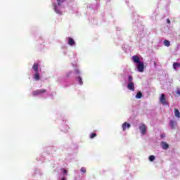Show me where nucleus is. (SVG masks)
Segmentation results:
<instances>
[{"mask_svg":"<svg viewBox=\"0 0 180 180\" xmlns=\"http://www.w3.org/2000/svg\"><path fill=\"white\" fill-rule=\"evenodd\" d=\"M47 90L41 89V90H34L32 91L33 96H39V95H41V94H46Z\"/></svg>","mask_w":180,"mask_h":180,"instance_id":"1","label":"nucleus"},{"mask_svg":"<svg viewBox=\"0 0 180 180\" xmlns=\"http://www.w3.org/2000/svg\"><path fill=\"white\" fill-rule=\"evenodd\" d=\"M160 103H162V105H168L167 99L165 98V94H161V96L160 97Z\"/></svg>","mask_w":180,"mask_h":180,"instance_id":"2","label":"nucleus"},{"mask_svg":"<svg viewBox=\"0 0 180 180\" xmlns=\"http://www.w3.org/2000/svg\"><path fill=\"white\" fill-rule=\"evenodd\" d=\"M139 130L141 132V134H143V136H144V134H146V133L147 131V126H146V124H142L139 127Z\"/></svg>","mask_w":180,"mask_h":180,"instance_id":"3","label":"nucleus"},{"mask_svg":"<svg viewBox=\"0 0 180 180\" xmlns=\"http://www.w3.org/2000/svg\"><path fill=\"white\" fill-rule=\"evenodd\" d=\"M137 70L139 71V72H143V71H144V63L141 62L138 63Z\"/></svg>","mask_w":180,"mask_h":180,"instance_id":"4","label":"nucleus"},{"mask_svg":"<svg viewBox=\"0 0 180 180\" xmlns=\"http://www.w3.org/2000/svg\"><path fill=\"white\" fill-rule=\"evenodd\" d=\"M130 127H131V124H130V123L124 122L122 124L123 131H126V129H130Z\"/></svg>","mask_w":180,"mask_h":180,"instance_id":"5","label":"nucleus"},{"mask_svg":"<svg viewBox=\"0 0 180 180\" xmlns=\"http://www.w3.org/2000/svg\"><path fill=\"white\" fill-rule=\"evenodd\" d=\"M161 146L163 150H168L169 148V145L165 141L161 142Z\"/></svg>","mask_w":180,"mask_h":180,"instance_id":"6","label":"nucleus"},{"mask_svg":"<svg viewBox=\"0 0 180 180\" xmlns=\"http://www.w3.org/2000/svg\"><path fill=\"white\" fill-rule=\"evenodd\" d=\"M132 60L134 63H135V64H139L140 63V58H139L138 56H132Z\"/></svg>","mask_w":180,"mask_h":180,"instance_id":"7","label":"nucleus"},{"mask_svg":"<svg viewBox=\"0 0 180 180\" xmlns=\"http://www.w3.org/2000/svg\"><path fill=\"white\" fill-rule=\"evenodd\" d=\"M127 89H129V91H134V83L133 82H129L127 84Z\"/></svg>","mask_w":180,"mask_h":180,"instance_id":"8","label":"nucleus"},{"mask_svg":"<svg viewBox=\"0 0 180 180\" xmlns=\"http://www.w3.org/2000/svg\"><path fill=\"white\" fill-rule=\"evenodd\" d=\"M68 43L69 46H75V41H74V39L72 38H69L68 39Z\"/></svg>","mask_w":180,"mask_h":180,"instance_id":"9","label":"nucleus"},{"mask_svg":"<svg viewBox=\"0 0 180 180\" xmlns=\"http://www.w3.org/2000/svg\"><path fill=\"white\" fill-rule=\"evenodd\" d=\"M32 70H34V72H39V64L38 63H34L32 65Z\"/></svg>","mask_w":180,"mask_h":180,"instance_id":"10","label":"nucleus"},{"mask_svg":"<svg viewBox=\"0 0 180 180\" xmlns=\"http://www.w3.org/2000/svg\"><path fill=\"white\" fill-rule=\"evenodd\" d=\"M170 126L172 127V129H176V122L174 121V120H171L170 121Z\"/></svg>","mask_w":180,"mask_h":180,"instance_id":"11","label":"nucleus"},{"mask_svg":"<svg viewBox=\"0 0 180 180\" xmlns=\"http://www.w3.org/2000/svg\"><path fill=\"white\" fill-rule=\"evenodd\" d=\"M34 79H35V81L40 80V75H39V72H35V74L34 75Z\"/></svg>","mask_w":180,"mask_h":180,"instance_id":"12","label":"nucleus"},{"mask_svg":"<svg viewBox=\"0 0 180 180\" xmlns=\"http://www.w3.org/2000/svg\"><path fill=\"white\" fill-rule=\"evenodd\" d=\"M174 115L176 116V117H180L179 110H178L177 108H174Z\"/></svg>","mask_w":180,"mask_h":180,"instance_id":"13","label":"nucleus"},{"mask_svg":"<svg viewBox=\"0 0 180 180\" xmlns=\"http://www.w3.org/2000/svg\"><path fill=\"white\" fill-rule=\"evenodd\" d=\"M164 45L166 46V47H169L171 46V43L169 42V41L165 39L164 41Z\"/></svg>","mask_w":180,"mask_h":180,"instance_id":"14","label":"nucleus"},{"mask_svg":"<svg viewBox=\"0 0 180 180\" xmlns=\"http://www.w3.org/2000/svg\"><path fill=\"white\" fill-rule=\"evenodd\" d=\"M143 96V94L141 91H139L136 95V99H141V98Z\"/></svg>","mask_w":180,"mask_h":180,"instance_id":"15","label":"nucleus"},{"mask_svg":"<svg viewBox=\"0 0 180 180\" xmlns=\"http://www.w3.org/2000/svg\"><path fill=\"white\" fill-rule=\"evenodd\" d=\"M180 67V63H173V68L174 70H176V68Z\"/></svg>","mask_w":180,"mask_h":180,"instance_id":"16","label":"nucleus"},{"mask_svg":"<svg viewBox=\"0 0 180 180\" xmlns=\"http://www.w3.org/2000/svg\"><path fill=\"white\" fill-rule=\"evenodd\" d=\"M154 160H155V156H154V155L149 156V161L153 162V161H154Z\"/></svg>","mask_w":180,"mask_h":180,"instance_id":"17","label":"nucleus"},{"mask_svg":"<svg viewBox=\"0 0 180 180\" xmlns=\"http://www.w3.org/2000/svg\"><path fill=\"white\" fill-rule=\"evenodd\" d=\"M78 82L80 85H82L84 84V82H82V78H81V77H78Z\"/></svg>","mask_w":180,"mask_h":180,"instance_id":"18","label":"nucleus"},{"mask_svg":"<svg viewBox=\"0 0 180 180\" xmlns=\"http://www.w3.org/2000/svg\"><path fill=\"white\" fill-rule=\"evenodd\" d=\"M94 137H96V133H91L90 134V139H94Z\"/></svg>","mask_w":180,"mask_h":180,"instance_id":"19","label":"nucleus"},{"mask_svg":"<svg viewBox=\"0 0 180 180\" xmlns=\"http://www.w3.org/2000/svg\"><path fill=\"white\" fill-rule=\"evenodd\" d=\"M128 82H133V77L131 75L128 77Z\"/></svg>","mask_w":180,"mask_h":180,"instance_id":"20","label":"nucleus"},{"mask_svg":"<svg viewBox=\"0 0 180 180\" xmlns=\"http://www.w3.org/2000/svg\"><path fill=\"white\" fill-rule=\"evenodd\" d=\"M80 171L82 174H85L86 172V169H85V167H82Z\"/></svg>","mask_w":180,"mask_h":180,"instance_id":"21","label":"nucleus"},{"mask_svg":"<svg viewBox=\"0 0 180 180\" xmlns=\"http://www.w3.org/2000/svg\"><path fill=\"white\" fill-rule=\"evenodd\" d=\"M57 1V4L58 5H61V4H63V2H64V1L65 0H56Z\"/></svg>","mask_w":180,"mask_h":180,"instance_id":"22","label":"nucleus"},{"mask_svg":"<svg viewBox=\"0 0 180 180\" xmlns=\"http://www.w3.org/2000/svg\"><path fill=\"white\" fill-rule=\"evenodd\" d=\"M55 11L56 12V13H59L60 15H61L63 13V12L57 10V7H55Z\"/></svg>","mask_w":180,"mask_h":180,"instance_id":"23","label":"nucleus"},{"mask_svg":"<svg viewBox=\"0 0 180 180\" xmlns=\"http://www.w3.org/2000/svg\"><path fill=\"white\" fill-rule=\"evenodd\" d=\"M176 95H179L180 96V89H178L176 91Z\"/></svg>","mask_w":180,"mask_h":180,"instance_id":"24","label":"nucleus"},{"mask_svg":"<svg viewBox=\"0 0 180 180\" xmlns=\"http://www.w3.org/2000/svg\"><path fill=\"white\" fill-rule=\"evenodd\" d=\"M160 137H161V139H164V137H165V134H161Z\"/></svg>","mask_w":180,"mask_h":180,"instance_id":"25","label":"nucleus"},{"mask_svg":"<svg viewBox=\"0 0 180 180\" xmlns=\"http://www.w3.org/2000/svg\"><path fill=\"white\" fill-rule=\"evenodd\" d=\"M167 23L169 25V23H171V20H169V19H167Z\"/></svg>","mask_w":180,"mask_h":180,"instance_id":"26","label":"nucleus"},{"mask_svg":"<svg viewBox=\"0 0 180 180\" xmlns=\"http://www.w3.org/2000/svg\"><path fill=\"white\" fill-rule=\"evenodd\" d=\"M75 72H76V74H79V70H75Z\"/></svg>","mask_w":180,"mask_h":180,"instance_id":"27","label":"nucleus"},{"mask_svg":"<svg viewBox=\"0 0 180 180\" xmlns=\"http://www.w3.org/2000/svg\"><path fill=\"white\" fill-rule=\"evenodd\" d=\"M63 174H67V170L66 169L63 170Z\"/></svg>","mask_w":180,"mask_h":180,"instance_id":"28","label":"nucleus"},{"mask_svg":"<svg viewBox=\"0 0 180 180\" xmlns=\"http://www.w3.org/2000/svg\"><path fill=\"white\" fill-rule=\"evenodd\" d=\"M70 75H71V72L67 74V77H70Z\"/></svg>","mask_w":180,"mask_h":180,"instance_id":"29","label":"nucleus"},{"mask_svg":"<svg viewBox=\"0 0 180 180\" xmlns=\"http://www.w3.org/2000/svg\"><path fill=\"white\" fill-rule=\"evenodd\" d=\"M61 180H65V177H63V178H62V179Z\"/></svg>","mask_w":180,"mask_h":180,"instance_id":"30","label":"nucleus"}]
</instances>
